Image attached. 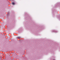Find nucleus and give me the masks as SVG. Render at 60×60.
I'll list each match as a JSON object with an SVG mask.
<instances>
[{
  "label": "nucleus",
  "instance_id": "1",
  "mask_svg": "<svg viewBox=\"0 0 60 60\" xmlns=\"http://www.w3.org/2000/svg\"><path fill=\"white\" fill-rule=\"evenodd\" d=\"M12 4L13 5H14V4H15V3L14 2H12Z\"/></svg>",
  "mask_w": 60,
  "mask_h": 60
},
{
  "label": "nucleus",
  "instance_id": "2",
  "mask_svg": "<svg viewBox=\"0 0 60 60\" xmlns=\"http://www.w3.org/2000/svg\"><path fill=\"white\" fill-rule=\"evenodd\" d=\"M18 39H20L21 38L20 37H18Z\"/></svg>",
  "mask_w": 60,
  "mask_h": 60
}]
</instances>
